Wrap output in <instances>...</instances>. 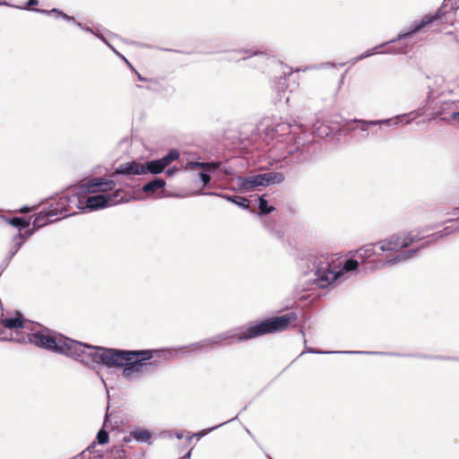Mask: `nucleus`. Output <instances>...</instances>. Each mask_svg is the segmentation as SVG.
<instances>
[{"label": "nucleus", "instance_id": "obj_1", "mask_svg": "<svg viewBox=\"0 0 459 459\" xmlns=\"http://www.w3.org/2000/svg\"><path fill=\"white\" fill-rule=\"evenodd\" d=\"M2 341H15L13 337L2 336ZM18 342H30L55 353L70 357L85 365L102 364L111 368L116 349L92 346L77 342L62 334H56L45 328L28 333L27 337L16 339Z\"/></svg>", "mask_w": 459, "mask_h": 459}, {"label": "nucleus", "instance_id": "obj_2", "mask_svg": "<svg viewBox=\"0 0 459 459\" xmlns=\"http://www.w3.org/2000/svg\"><path fill=\"white\" fill-rule=\"evenodd\" d=\"M298 316L295 312H290L280 316L267 318L255 325H249L247 327L232 329L210 338L204 339L186 347V352H207L215 347L223 345L224 342L233 340L234 342H243L252 338L259 337L266 333L282 332L287 327L296 322Z\"/></svg>", "mask_w": 459, "mask_h": 459}, {"label": "nucleus", "instance_id": "obj_3", "mask_svg": "<svg viewBox=\"0 0 459 459\" xmlns=\"http://www.w3.org/2000/svg\"><path fill=\"white\" fill-rule=\"evenodd\" d=\"M299 265L306 282L316 288L325 289L340 280L344 273L357 270L359 261L348 259L344 262L342 268L336 271L327 256L309 254L300 259Z\"/></svg>", "mask_w": 459, "mask_h": 459}, {"label": "nucleus", "instance_id": "obj_4", "mask_svg": "<svg viewBox=\"0 0 459 459\" xmlns=\"http://www.w3.org/2000/svg\"><path fill=\"white\" fill-rule=\"evenodd\" d=\"M115 186V182L111 179L93 178L83 184L69 188L67 192L60 195L59 204L62 208L65 207L67 217L84 212V194L96 193L98 189L112 190Z\"/></svg>", "mask_w": 459, "mask_h": 459}, {"label": "nucleus", "instance_id": "obj_5", "mask_svg": "<svg viewBox=\"0 0 459 459\" xmlns=\"http://www.w3.org/2000/svg\"><path fill=\"white\" fill-rule=\"evenodd\" d=\"M152 358V351H115L111 367L123 368L122 377L129 381L137 380L148 373L152 366L147 362Z\"/></svg>", "mask_w": 459, "mask_h": 459}, {"label": "nucleus", "instance_id": "obj_6", "mask_svg": "<svg viewBox=\"0 0 459 459\" xmlns=\"http://www.w3.org/2000/svg\"><path fill=\"white\" fill-rule=\"evenodd\" d=\"M444 13L441 9H438L434 14L425 15L422 19L420 21H415L409 28L408 31L406 32H401L397 36L395 39H392L390 41H387L384 44H381L379 46H376L366 52L362 53L359 56L353 58L352 64L360 61L366 57L371 56L375 54H403L406 53V47H402L399 48H392L385 51H378V49L389 43H393L396 40H403L408 38H411L413 34L420 31L422 29H424L426 26L432 24L436 22L437 21L440 20Z\"/></svg>", "mask_w": 459, "mask_h": 459}, {"label": "nucleus", "instance_id": "obj_7", "mask_svg": "<svg viewBox=\"0 0 459 459\" xmlns=\"http://www.w3.org/2000/svg\"><path fill=\"white\" fill-rule=\"evenodd\" d=\"M413 241L414 238L411 232L402 235H393L388 239L382 240L378 243L364 245L356 250V254L360 263H365L375 255H380L383 252H398L402 248L409 247Z\"/></svg>", "mask_w": 459, "mask_h": 459}, {"label": "nucleus", "instance_id": "obj_8", "mask_svg": "<svg viewBox=\"0 0 459 459\" xmlns=\"http://www.w3.org/2000/svg\"><path fill=\"white\" fill-rule=\"evenodd\" d=\"M454 231L453 229H450L449 227L444 228L441 231L437 232L430 236V239L424 242V244L421 245L419 248H412L406 250L404 252H402L398 255H396L394 257L385 260V261H368L364 270L368 271H375L380 268H383L386 265H394L399 263L406 262L408 260H411L418 255V253L420 248L428 246L430 242H435L437 239L447 236L451 234Z\"/></svg>", "mask_w": 459, "mask_h": 459}, {"label": "nucleus", "instance_id": "obj_9", "mask_svg": "<svg viewBox=\"0 0 459 459\" xmlns=\"http://www.w3.org/2000/svg\"><path fill=\"white\" fill-rule=\"evenodd\" d=\"M124 201V192L117 190L113 194H100L95 195H83L84 212H92L108 206L117 204Z\"/></svg>", "mask_w": 459, "mask_h": 459}, {"label": "nucleus", "instance_id": "obj_10", "mask_svg": "<svg viewBox=\"0 0 459 459\" xmlns=\"http://www.w3.org/2000/svg\"><path fill=\"white\" fill-rule=\"evenodd\" d=\"M411 122L410 119L407 118V115H400L396 116L394 118L381 119V120H361L355 119L351 122L349 128L351 131L359 130L363 133H367L363 137L368 136V131L372 126H400V125H408Z\"/></svg>", "mask_w": 459, "mask_h": 459}, {"label": "nucleus", "instance_id": "obj_11", "mask_svg": "<svg viewBox=\"0 0 459 459\" xmlns=\"http://www.w3.org/2000/svg\"><path fill=\"white\" fill-rule=\"evenodd\" d=\"M179 158V152L176 149H171L167 155L164 157L153 160L150 161H146L143 164V169L146 173H151L153 175H158L164 171V169L174 160Z\"/></svg>", "mask_w": 459, "mask_h": 459}, {"label": "nucleus", "instance_id": "obj_12", "mask_svg": "<svg viewBox=\"0 0 459 459\" xmlns=\"http://www.w3.org/2000/svg\"><path fill=\"white\" fill-rule=\"evenodd\" d=\"M236 180L239 190L242 192H249L257 186H264L263 174L238 177Z\"/></svg>", "mask_w": 459, "mask_h": 459}, {"label": "nucleus", "instance_id": "obj_13", "mask_svg": "<svg viewBox=\"0 0 459 459\" xmlns=\"http://www.w3.org/2000/svg\"><path fill=\"white\" fill-rule=\"evenodd\" d=\"M32 325L30 322L22 318V314L18 313L16 317H5L0 320V334L4 333V329L17 330V329H29L27 325Z\"/></svg>", "mask_w": 459, "mask_h": 459}, {"label": "nucleus", "instance_id": "obj_14", "mask_svg": "<svg viewBox=\"0 0 459 459\" xmlns=\"http://www.w3.org/2000/svg\"><path fill=\"white\" fill-rule=\"evenodd\" d=\"M145 170L143 169V164L137 161H132L127 163L120 164L115 171L112 173V177L117 175H143Z\"/></svg>", "mask_w": 459, "mask_h": 459}, {"label": "nucleus", "instance_id": "obj_15", "mask_svg": "<svg viewBox=\"0 0 459 459\" xmlns=\"http://www.w3.org/2000/svg\"><path fill=\"white\" fill-rule=\"evenodd\" d=\"M292 125L289 122H276L265 126L266 135L274 138L290 134Z\"/></svg>", "mask_w": 459, "mask_h": 459}, {"label": "nucleus", "instance_id": "obj_16", "mask_svg": "<svg viewBox=\"0 0 459 459\" xmlns=\"http://www.w3.org/2000/svg\"><path fill=\"white\" fill-rule=\"evenodd\" d=\"M25 241L26 238L23 237L22 233H18L13 238L8 255L1 264L2 271H4L7 267L11 259L16 255V253L20 250V248L22 247Z\"/></svg>", "mask_w": 459, "mask_h": 459}, {"label": "nucleus", "instance_id": "obj_17", "mask_svg": "<svg viewBox=\"0 0 459 459\" xmlns=\"http://www.w3.org/2000/svg\"><path fill=\"white\" fill-rule=\"evenodd\" d=\"M57 221H59V218L54 217V214L49 213L48 209H44L35 215L33 227L38 230L48 223H53Z\"/></svg>", "mask_w": 459, "mask_h": 459}, {"label": "nucleus", "instance_id": "obj_18", "mask_svg": "<svg viewBox=\"0 0 459 459\" xmlns=\"http://www.w3.org/2000/svg\"><path fill=\"white\" fill-rule=\"evenodd\" d=\"M60 203V196L51 198L48 203V207L47 208L49 213H53L54 217L61 219H65L67 217L65 215L66 210L65 207L62 208Z\"/></svg>", "mask_w": 459, "mask_h": 459}, {"label": "nucleus", "instance_id": "obj_19", "mask_svg": "<svg viewBox=\"0 0 459 459\" xmlns=\"http://www.w3.org/2000/svg\"><path fill=\"white\" fill-rule=\"evenodd\" d=\"M221 162L212 161V162H200V161H190L187 162L186 169H204V171H215L220 168Z\"/></svg>", "mask_w": 459, "mask_h": 459}, {"label": "nucleus", "instance_id": "obj_20", "mask_svg": "<svg viewBox=\"0 0 459 459\" xmlns=\"http://www.w3.org/2000/svg\"><path fill=\"white\" fill-rule=\"evenodd\" d=\"M166 185V182L164 179L160 178H156L152 179V181L144 184L142 187V190L144 194L147 195L154 194L157 190L162 189Z\"/></svg>", "mask_w": 459, "mask_h": 459}, {"label": "nucleus", "instance_id": "obj_21", "mask_svg": "<svg viewBox=\"0 0 459 459\" xmlns=\"http://www.w3.org/2000/svg\"><path fill=\"white\" fill-rule=\"evenodd\" d=\"M264 186L272 184H281L285 180V176L282 172L269 171L263 173Z\"/></svg>", "mask_w": 459, "mask_h": 459}, {"label": "nucleus", "instance_id": "obj_22", "mask_svg": "<svg viewBox=\"0 0 459 459\" xmlns=\"http://www.w3.org/2000/svg\"><path fill=\"white\" fill-rule=\"evenodd\" d=\"M208 195L221 196V197L226 199L227 201L237 204L239 207H242L244 209L248 208V201L246 197H242V196H238V195H221V194H217V193H213V192L208 193Z\"/></svg>", "mask_w": 459, "mask_h": 459}, {"label": "nucleus", "instance_id": "obj_23", "mask_svg": "<svg viewBox=\"0 0 459 459\" xmlns=\"http://www.w3.org/2000/svg\"><path fill=\"white\" fill-rule=\"evenodd\" d=\"M130 437L138 442H143L148 445L152 444V432L148 429H136L130 432Z\"/></svg>", "mask_w": 459, "mask_h": 459}, {"label": "nucleus", "instance_id": "obj_24", "mask_svg": "<svg viewBox=\"0 0 459 459\" xmlns=\"http://www.w3.org/2000/svg\"><path fill=\"white\" fill-rule=\"evenodd\" d=\"M237 54L242 55L240 57L234 59L235 61L246 60L253 56H260L264 59L267 58V54L263 51L255 50V49H241L236 52Z\"/></svg>", "mask_w": 459, "mask_h": 459}, {"label": "nucleus", "instance_id": "obj_25", "mask_svg": "<svg viewBox=\"0 0 459 459\" xmlns=\"http://www.w3.org/2000/svg\"><path fill=\"white\" fill-rule=\"evenodd\" d=\"M33 11L37 12V13H45V14H50V13H56L57 15V17H61L63 18L64 20L67 21V22H72L75 24V22H77L74 19V16H70L65 13H63L62 11H59L58 9H52L50 11H48V10H43V9H33Z\"/></svg>", "mask_w": 459, "mask_h": 459}, {"label": "nucleus", "instance_id": "obj_26", "mask_svg": "<svg viewBox=\"0 0 459 459\" xmlns=\"http://www.w3.org/2000/svg\"><path fill=\"white\" fill-rule=\"evenodd\" d=\"M4 220L12 226L18 228L20 230L30 226V221L24 220L22 217H13L12 219L4 218Z\"/></svg>", "mask_w": 459, "mask_h": 459}, {"label": "nucleus", "instance_id": "obj_27", "mask_svg": "<svg viewBox=\"0 0 459 459\" xmlns=\"http://www.w3.org/2000/svg\"><path fill=\"white\" fill-rule=\"evenodd\" d=\"M306 352L314 353V354H330V353H346V354H373L374 352L368 351H324L320 350H316L314 348L306 347Z\"/></svg>", "mask_w": 459, "mask_h": 459}, {"label": "nucleus", "instance_id": "obj_28", "mask_svg": "<svg viewBox=\"0 0 459 459\" xmlns=\"http://www.w3.org/2000/svg\"><path fill=\"white\" fill-rule=\"evenodd\" d=\"M258 201L260 214H268L274 210L273 206L268 205V202L264 198V195L260 196Z\"/></svg>", "mask_w": 459, "mask_h": 459}, {"label": "nucleus", "instance_id": "obj_29", "mask_svg": "<svg viewBox=\"0 0 459 459\" xmlns=\"http://www.w3.org/2000/svg\"><path fill=\"white\" fill-rule=\"evenodd\" d=\"M331 133V129L324 125L317 126L316 124L313 126V134L319 137L327 136Z\"/></svg>", "mask_w": 459, "mask_h": 459}, {"label": "nucleus", "instance_id": "obj_30", "mask_svg": "<svg viewBox=\"0 0 459 459\" xmlns=\"http://www.w3.org/2000/svg\"><path fill=\"white\" fill-rule=\"evenodd\" d=\"M293 71L288 68V71H282L283 75H281L277 81L279 91H283V87L286 85L287 77L291 75Z\"/></svg>", "mask_w": 459, "mask_h": 459}, {"label": "nucleus", "instance_id": "obj_31", "mask_svg": "<svg viewBox=\"0 0 459 459\" xmlns=\"http://www.w3.org/2000/svg\"><path fill=\"white\" fill-rule=\"evenodd\" d=\"M94 447H95V443L93 442L84 451H82L79 455L74 456L72 459H78L79 456H83L84 457L88 452L89 453H93L95 458L101 459L103 457V455L101 453H100L99 451H93Z\"/></svg>", "mask_w": 459, "mask_h": 459}, {"label": "nucleus", "instance_id": "obj_32", "mask_svg": "<svg viewBox=\"0 0 459 459\" xmlns=\"http://www.w3.org/2000/svg\"><path fill=\"white\" fill-rule=\"evenodd\" d=\"M108 433L103 429H101L96 436V440L100 445L107 444L108 442Z\"/></svg>", "mask_w": 459, "mask_h": 459}, {"label": "nucleus", "instance_id": "obj_33", "mask_svg": "<svg viewBox=\"0 0 459 459\" xmlns=\"http://www.w3.org/2000/svg\"><path fill=\"white\" fill-rule=\"evenodd\" d=\"M234 420V419H231V420H228V422H230V421H231V420ZM226 423H227V421H226V422H223V423H221V424H219V425H217V426L212 427V428H210V429H203V430H201V431H199V432H197V433H195V434H194V435H195V437H204V436L207 435L208 433H210L211 431H212V430H214V429H218L219 427H221V426H222V425H224V424H226Z\"/></svg>", "mask_w": 459, "mask_h": 459}, {"label": "nucleus", "instance_id": "obj_34", "mask_svg": "<svg viewBox=\"0 0 459 459\" xmlns=\"http://www.w3.org/2000/svg\"><path fill=\"white\" fill-rule=\"evenodd\" d=\"M264 223L265 228H267L275 238H277L279 239L282 238L283 233L281 230L271 229L270 224L267 223L266 221H264Z\"/></svg>", "mask_w": 459, "mask_h": 459}, {"label": "nucleus", "instance_id": "obj_35", "mask_svg": "<svg viewBox=\"0 0 459 459\" xmlns=\"http://www.w3.org/2000/svg\"><path fill=\"white\" fill-rule=\"evenodd\" d=\"M75 25L78 26L80 29L85 30V31H89V32L94 33L99 39L103 40L106 44H108L110 47V45L107 42V40L105 39V38L103 36L95 33L93 31V30L91 29L90 27H84L81 22H75Z\"/></svg>", "mask_w": 459, "mask_h": 459}, {"label": "nucleus", "instance_id": "obj_36", "mask_svg": "<svg viewBox=\"0 0 459 459\" xmlns=\"http://www.w3.org/2000/svg\"><path fill=\"white\" fill-rule=\"evenodd\" d=\"M207 172L208 171L205 170V171H201L199 173L200 180L202 181L204 186H207L211 181V177Z\"/></svg>", "mask_w": 459, "mask_h": 459}, {"label": "nucleus", "instance_id": "obj_37", "mask_svg": "<svg viewBox=\"0 0 459 459\" xmlns=\"http://www.w3.org/2000/svg\"><path fill=\"white\" fill-rule=\"evenodd\" d=\"M285 87H286V85L283 87V91H279L278 83H277V82H275V88L277 90V93H278L277 97H278L279 100H281L282 98H285V95H284L285 94Z\"/></svg>", "mask_w": 459, "mask_h": 459}, {"label": "nucleus", "instance_id": "obj_38", "mask_svg": "<svg viewBox=\"0 0 459 459\" xmlns=\"http://www.w3.org/2000/svg\"><path fill=\"white\" fill-rule=\"evenodd\" d=\"M178 169H177V168H171V169H168L166 170V174H167V176H169V177H172V176H173L176 172H178Z\"/></svg>", "mask_w": 459, "mask_h": 459}, {"label": "nucleus", "instance_id": "obj_39", "mask_svg": "<svg viewBox=\"0 0 459 459\" xmlns=\"http://www.w3.org/2000/svg\"><path fill=\"white\" fill-rule=\"evenodd\" d=\"M30 211H31V208H30V207H29V206H23V207H22V208L19 210V212H20L21 213H28V212H30Z\"/></svg>", "mask_w": 459, "mask_h": 459}, {"label": "nucleus", "instance_id": "obj_40", "mask_svg": "<svg viewBox=\"0 0 459 459\" xmlns=\"http://www.w3.org/2000/svg\"><path fill=\"white\" fill-rule=\"evenodd\" d=\"M34 230H27L23 235V237L26 238V239L30 237L32 234H33Z\"/></svg>", "mask_w": 459, "mask_h": 459}, {"label": "nucleus", "instance_id": "obj_41", "mask_svg": "<svg viewBox=\"0 0 459 459\" xmlns=\"http://www.w3.org/2000/svg\"><path fill=\"white\" fill-rule=\"evenodd\" d=\"M39 4L38 0H28L27 5L29 7L35 6Z\"/></svg>", "mask_w": 459, "mask_h": 459}, {"label": "nucleus", "instance_id": "obj_42", "mask_svg": "<svg viewBox=\"0 0 459 459\" xmlns=\"http://www.w3.org/2000/svg\"><path fill=\"white\" fill-rule=\"evenodd\" d=\"M221 170L225 173L226 175H231L232 174V169L230 168H223V169H221Z\"/></svg>", "mask_w": 459, "mask_h": 459}, {"label": "nucleus", "instance_id": "obj_43", "mask_svg": "<svg viewBox=\"0 0 459 459\" xmlns=\"http://www.w3.org/2000/svg\"><path fill=\"white\" fill-rule=\"evenodd\" d=\"M135 74H136L137 78H138L139 81H142V82H147L148 81L147 78L143 77L138 72L135 71Z\"/></svg>", "mask_w": 459, "mask_h": 459}, {"label": "nucleus", "instance_id": "obj_44", "mask_svg": "<svg viewBox=\"0 0 459 459\" xmlns=\"http://www.w3.org/2000/svg\"><path fill=\"white\" fill-rule=\"evenodd\" d=\"M191 456V451H188L184 456L183 459H189Z\"/></svg>", "mask_w": 459, "mask_h": 459}, {"label": "nucleus", "instance_id": "obj_45", "mask_svg": "<svg viewBox=\"0 0 459 459\" xmlns=\"http://www.w3.org/2000/svg\"><path fill=\"white\" fill-rule=\"evenodd\" d=\"M452 117L455 119H459V112H454Z\"/></svg>", "mask_w": 459, "mask_h": 459}, {"label": "nucleus", "instance_id": "obj_46", "mask_svg": "<svg viewBox=\"0 0 459 459\" xmlns=\"http://www.w3.org/2000/svg\"><path fill=\"white\" fill-rule=\"evenodd\" d=\"M176 437H177V438L181 439V438H183V434L182 433H177Z\"/></svg>", "mask_w": 459, "mask_h": 459}, {"label": "nucleus", "instance_id": "obj_47", "mask_svg": "<svg viewBox=\"0 0 459 459\" xmlns=\"http://www.w3.org/2000/svg\"><path fill=\"white\" fill-rule=\"evenodd\" d=\"M285 100H286V102H288V101H289V100H290V97H289V96H287V97L285 98Z\"/></svg>", "mask_w": 459, "mask_h": 459}, {"label": "nucleus", "instance_id": "obj_48", "mask_svg": "<svg viewBox=\"0 0 459 459\" xmlns=\"http://www.w3.org/2000/svg\"><path fill=\"white\" fill-rule=\"evenodd\" d=\"M124 439H125L126 442L130 440V438H128V437H125Z\"/></svg>", "mask_w": 459, "mask_h": 459}, {"label": "nucleus", "instance_id": "obj_49", "mask_svg": "<svg viewBox=\"0 0 459 459\" xmlns=\"http://www.w3.org/2000/svg\"><path fill=\"white\" fill-rule=\"evenodd\" d=\"M100 379H101L102 383L105 384L104 378L102 377H100Z\"/></svg>", "mask_w": 459, "mask_h": 459}, {"label": "nucleus", "instance_id": "obj_50", "mask_svg": "<svg viewBox=\"0 0 459 459\" xmlns=\"http://www.w3.org/2000/svg\"><path fill=\"white\" fill-rule=\"evenodd\" d=\"M126 63H127L129 65H130V63L128 62V60H126L125 57H124Z\"/></svg>", "mask_w": 459, "mask_h": 459}]
</instances>
